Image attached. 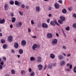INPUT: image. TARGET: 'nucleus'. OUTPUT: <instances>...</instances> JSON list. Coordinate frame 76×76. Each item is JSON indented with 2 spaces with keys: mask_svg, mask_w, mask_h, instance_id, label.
Masks as SVG:
<instances>
[{
  "mask_svg": "<svg viewBox=\"0 0 76 76\" xmlns=\"http://www.w3.org/2000/svg\"><path fill=\"white\" fill-rule=\"evenodd\" d=\"M50 24L51 25H52V26H56V24L58 26L60 25V24H59L57 21L56 20H54L53 21H51L50 22Z\"/></svg>",
  "mask_w": 76,
  "mask_h": 76,
  "instance_id": "f257e3e1",
  "label": "nucleus"
},
{
  "mask_svg": "<svg viewBox=\"0 0 76 76\" xmlns=\"http://www.w3.org/2000/svg\"><path fill=\"white\" fill-rule=\"evenodd\" d=\"M40 46L39 45H37L36 44H34L32 47V48L33 50H34L36 48H39Z\"/></svg>",
  "mask_w": 76,
  "mask_h": 76,
  "instance_id": "f03ea898",
  "label": "nucleus"
},
{
  "mask_svg": "<svg viewBox=\"0 0 76 76\" xmlns=\"http://www.w3.org/2000/svg\"><path fill=\"white\" fill-rule=\"evenodd\" d=\"M58 42V41L56 39H52V43L53 44H56Z\"/></svg>",
  "mask_w": 76,
  "mask_h": 76,
  "instance_id": "7ed1b4c3",
  "label": "nucleus"
},
{
  "mask_svg": "<svg viewBox=\"0 0 76 76\" xmlns=\"http://www.w3.org/2000/svg\"><path fill=\"white\" fill-rule=\"evenodd\" d=\"M47 37L48 38H51L53 37V34L50 33H48L47 34Z\"/></svg>",
  "mask_w": 76,
  "mask_h": 76,
  "instance_id": "20e7f679",
  "label": "nucleus"
},
{
  "mask_svg": "<svg viewBox=\"0 0 76 76\" xmlns=\"http://www.w3.org/2000/svg\"><path fill=\"white\" fill-rule=\"evenodd\" d=\"M58 57L59 60H63V58H64L63 57V56L62 55H58Z\"/></svg>",
  "mask_w": 76,
  "mask_h": 76,
  "instance_id": "39448f33",
  "label": "nucleus"
},
{
  "mask_svg": "<svg viewBox=\"0 0 76 76\" xmlns=\"http://www.w3.org/2000/svg\"><path fill=\"white\" fill-rule=\"evenodd\" d=\"M16 26L18 28H19L22 26V23L20 22H19L18 23L16 24Z\"/></svg>",
  "mask_w": 76,
  "mask_h": 76,
  "instance_id": "423d86ee",
  "label": "nucleus"
},
{
  "mask_svg": "<svg viewBox=\"0 0 76 76\" xmlns=\"http://www.w3.org/2000/svg\"><path fill=\"white\" fill-rule=\"evenodd\" d=\"M41 59L42 58L41 57L39 56L37 58V62L38 63H41Z\"/></svg>",
  "mask_w": 76,
  "mask_h": 76,
  "instance_id": "0eeeda50",
  "label": "nucleus"
},
{
  "mask_svg": "<svg viewBox=\"0 0 76 76\" xmlns=\"http://www.w3.org/2000/svg\"><path fill=\"white\" fill-rule=\"evenodd\" d=\"M12 38H13V37L12 36H10L8 37V41L12 42Z\"/></svg>",
  "mask_w": 76,
  "mask_h": 76,
  "instance_id": "6e6552de",
  "label": "nucleus"
},
{
  "mask_svg": "<svg viewBox=\"0 0 76 76\" xmlns=\"http://www.w3.org/2000/svg\"><path fill=\"white\" fill-rule=\"evenodd\" d=\"M14 46L15 48H18V47H19V44L17 42L15 43L14 44Z\"/></svg>",
  "mask_w": 76,
  "mask_h": 76,
  "instance_id": "1a4fd4ad",
  "label": "nucleus"
},
{
  "mask_svg": "<svg viewBox=\"0 0 76 76\" xmlns=\"http://www.w3.org/2000/svg\"><path fill=\"white\" fill-rule=\"evenodd\" d=\"M5 23V20L4 19H1V18H0V23L3 24Z\"/></svg>",
  "mask_w": 76,
  "mask_h": 76,
  "instance_id": "9d476101",
  "label": "nucleus"
},
{
  "mask_svg": "<svg viewBox=\"0 0 76 76\" xmlns=\"http://www.w3.org/2000/svg\"><path fill=\"white\" fill-rule=\"evenodd\" d=\"M61 66H64L65 65V61H61Z\"/></svg>",
  "mask_w": 76,
  "mask_h": 76,
  "instance_id": "9b49d317",
  "label": "nucleus"
},
{
  "mask_svg": "<svg viewBox=\"0 0 76 76\" xmlns=\"http://www.w3.org/2000/svg\"><path fill=\"white\" fill-rule=\"evenodd\" d=\"M54 6L56 9H58L59 8V4L57 3H55L54 4Z\"/></svg>",
  "mask_w": 76,
  "mask_h": 76,
  "instance_id": "f8f14e48",
  "label": "nucleus"
},
{
  "mask_svg": "<svg viewBox=\"0 0 76 76\" xmlns=\"http://www.w3.org/2000/svg\"><path fill=\"white\" fill-rule=\"evenodd\" d=\"M42 25L43 28H47L48 27V25L45 23H42Z\"/></svg>",
  "mask_w": 76,
  "mask_h": 76,
  "instance_id": "ddd939ff",
  "label": "nucleus"
},
{
  "mask_svg": "<svg viewBox=\"0 0 76 76\" xmlns=\"http://www.w3.org/2000/svg\"><path fill=\"white\" fill-rule=\"evenodd\" d=\"M50 57L52 59H54L55 58V55L53 53H51L50 55Z\"/></svg>",
  "mask_w": 76,
  "mask_h": 76,
  "instance_id": "4468645a",
  "label": "nucleus"
},
{
  "mask_svg": "<svg viewBox=\"0 0 76 76\" xmlns=\"http://www.w3.org/2000/svg\"><path fill=\"white\" fill-rule=\"evenodd\" d=\"M5 10H7L9 9V5L7 4H6L4 7Z\"/></svg>",
  "mask_w": 76,
  "mask_h": 76,
  "instance_id": "2eb2a0df",
  "label": "nucleus"
},
{
  "mask_svg": "<svg viewBox=\"0 0 76 76\" xmlns=\"http://www.w3.org/2000/svg\"><path fill=\"white\" fill-rule=\"evenodd\" d=\"M37 66L39 68V70H42V67H43L42 65L41 64Z\"/></svg>",
  "mask_w": 76,
  "mask_h": 76,
  "instance_id": "dca6fc26",
  "label": "nucleus"
},
{
  "mask_svg": "<svg viewBox=\"0 0 76 76\" xmlns=\"http://www.w3.org/2000/svg\"><path fill=\"white\" fill-rule=\"evenodd\" d=\"M12 22V23H15L16 21V18L15 17H12L11 18Z\"/></svg>",
  "mask_w": 76,
  "mask_h": 76,
  "instance_id": "f3484780",
  "label": "nucleus"
},
{
  "mask_svg": "<svg viewBox=\"0 0 76 76\" xmlns=\"http://www.w3.org/2000/svg\"><path fill=\"white\" fill-rule=\"evenodd\" d=\"M26 41L24 40H23L21 42V45H25L26 44Z\"/></svg>",
  "mask_w": 76,
  "mask_h": 76,
  "instance_id": "a211bd4d",
  "label": "nucleus"
},
{
  "mask_svg": "<svg viewBox=\"0 0 76 76\" xmlns=\"http://www.w3.org/2000/svg\"><path fill=\"white\" fill-rule=\"evenodd\" d=\"M60 19L62 21H64L65 20V18L63 16H60Z\"/></svg>",
  "mask_w": 76,
  "mask_h": 76,
  "instance_id": "6ab92c4d",
  "label": "nucleus"
},
{
  "mask_svg": "<svg viewBox=\"0 0 76 76\" xmlns=\"http://www.w3.org/2000/svg\"><path fill=\"white\" fill-rule=\"evenodd\" d=\"M36 11L37 12H39V7L37 6L36 7Z\"/></svg>",
  "mask_w": 76,
  "mask_h": 76,
  "instance_id": "aec40b11",
  "label": "nucleus"
},
{
  "mask_svg": "<svg viewBox=\"0 0 76 76\" xmlns=\"http://www.w3.org/2000/svg\"><path fill=\"white\" fill-rule=\"evenodd\" d=\"M30 59L31 61H35V58L34 57H30Z\"/></svg>",
  "mask_w": 76,
  "mask_h": 76,
  "instance_id": "412c9836",
  "label": "nucleus"
},
{
  "mask_svg": "<svg viewBox=\"0 0 76 76\" xmlns=\"http://www.w3.org/2000/svg\"><path fill=\"white\" fill-rule=\"evenodd\" d=\"M18 51L20 54H23V50L22 49H20Z\"/></svg>",
  "mask_w": 76,
  "mask_h": 76,
  "instance_id": "4be33fe9",
  "label": "nucleus"
},
{
  "mask_svg": "<svg viewBox=\"0 0 76 76\" xmlns=\"http://www.w3.org/2000/svg\"><path fill=\"white\" fill-rule=\"evenodd\" d=\"M62 12L63 13H66V12H67V10L66 9L64 8V9L62 10Z\"/></svg>",
  "mask_w": 76,
  "mask_h": 76,
  "instance_id": "5701e85b",
  "label": "nucleus"
},
{
  "mask_svg": "<svg viewBox=\"0 0 76 76\" xmlns=\"http://www.w3.org/2000/svg\"><path fill=\"white\" fill-rule=\"evenodd\" d=\"M15 4L16 6H18V5H19V3L18 1H15Z\"/></svg>",
  "mask_w": 76,
  "mask_h": 76,
  "instance_id": "b1692460",
  "label": "nucleus"
},
{
  "mask_svg": "<svg viewBox=\"0 0 76 76\" xmlns=\"http://www.w3.org/2000/svg\"><path fill=\"white\" fill-rule=\"evenodd\" d=\"M35 73L34 72H31L30 73V76H34Z\"/></svg>",
  "mask_w": 76,
  "mask_h": 76,
  "instance_id": "393cba45",
  "label": "nucleus"
},
{
  "mask_svg": "<svg viewBox=\"0 0 76 76\" xmlns=\"http://www.w3.org/2000/svg\"><path fill=\"white\" fill-rule=\"evenodd\" d=\"M10 4L11 5H13V4H14V1H10Z\"/></svg>",
  "mask_w": 76,
  "mask_h": 76,
  "instance_id": "a878e982",
  "label": "nucleus"
},
{
  "mask_svg": "<svg viewBox=\"0 0 76 76\" xmlns=\"http://www.w3.org/2000/svg\"><path fill=\"white\" fill-rule=\"evenodd\" d=\"M65 30L66 31H69V30H70V27L69 26H67L65 28Z\"/></svg>",
  "mask_w": 76,
  "mask_h": 76,
  "instance_id": "bb28decb",
  "label": "nucleus"
},
{
  "mask_svg": "<svg viewBox=\"0 0 76 76\" xmlns=\"http://www.w3.org/2000/svg\"><path fill=\"white\" fill-rule=\"evenodd\" d=\"M11 72L12 75H15V70H14V69H12L11 70Z\"/></svg>",
  "mask_w": 76,
  "mask_h": 76,
  "instance_id": "cd10ccee",
  "label": "nucleus"
},
{
  "mask_svg": "<svg viewBox=\"0 0 76 76\" xmlns=\"http://www.w3.org/2000/svg\"><path fill=\"white\" fill-rule=\"evenodd\" d=\"M58 22L60 24H63V21H61L60 20H58Z\"/></svg>",
  "mask_w": 76,
  "mask_h": 76,
  "instance_id": "c85d7f7f",
  "label": "nucleus"
},
{
  "mask_svg": "<svg viewBox=\"0 0 76 76\" xmlns=\"http://www.w3.org/2000/svg\"><path fill=\"white\" fill-rule=\"evenodd\" d=\"M1 42L2 44H4V43L5 42V40L2 39L1 40Z\"/></svg>",
  "mask_w": 76,
  "mask_h": 76,
  "instance_id": "c756f323",
  "label": "nucleus"
},
{
  "mask_svg": "<svg viewBox=\"0 0 76 76\" xmlns=\"http://www.w3.org/2000/svg\"><path fill=\"white\" fill-rule=\"evenodd\" d=\"M53 67V65H48V68L49 69H51V68Z\"/></svg>",
  "mask_w": 76,
  "mask_h": 76,
  "instance_id": "7c9ffc66",
  "label": "nucleus"
},
{
  "mask_svg": "<svg viewBox=\"0 0 76 76\" xmlns=\"http://www.w3.org/2000/svg\"><path fill=\"white\" fill-rule=\"evenodd\" d=\"M61 30L63 32V34H64V36H65V37H66V34H65V33H64V31L63 29H61Z\"/></svg>",
  "mask_w": 76,
  "mask_h": 76,
  "instance_id": "2f4dec72",
  "label": "nucleus"
},
{
  "mask_svg": "<svg viewBox=\"0 0 76 76\" xmlns=\"http://www.w3.org/2000/svg\"><path fill=\"white\" fill-rule=\"evenodd\" d=\"M61 30L63 32V34H64V36H65V37H66V34H65V33H64V31L63 29H61Z\"/></svg>",
  "mask_w": 76,
  "mask_h": 76,
  "instance_id": "473e14b6",
  "label": "nucleus"
},
{
  "mask_svg": "<svg viewBox=\"0 0 76 76\" xmlns=\"http://www.w3.org/2000/svg\"><path fill=\"white\" fill-rule=\"evenodd\" d=\"M19 13L20 16H23V13L21 11H19Z\"/></svg>",
  "mask_w": 76,
  "mask_h": 76,
  "instance_id": "72a5a7b5",
  "label": "nucleus"
},
{
  "mask_svg": "<svg viewBox=\"0 0 76 76\" xmlns=\"http://www.w3.org/2000/svg\"><path fill=\"white\" fill-rule=\"evenodd\" d=\"M21 73L22 75H23V74H25V72L24 70H22L21 71Z\"/></svg>",
  "mask_w": 76,
  "mask_h": 76,
  "instance_id": "f704fd0d",
  "label": "nucleus"
},
{
  "mask_svg": "<svg viewBox=\"0 0 76 76\" xmlns=\"http://www.w3.org/2000/svg\"><path fill=\"white\" fill-rule=\"evenodd\" d=\"M73 26L74 28H76V23L74 24L73 25Z\"/></svg>",
  "mask_w": 76,
  "mask_h": 76,
  "instance_id": "c9c22d12",
  "label": "nucleus"
},
{
  "mask_svg": "<svg viewBox=\"0 0 76 76\" xmlns=\"http://www.w3.org/2000/svg\"><path fill=\"white\" fill-rule=\"evenodd\" d=\"M3 48L5 49L6 48H7V45H3Z\"/></svg>",
  "mask_w": 76,
  "mask_h": 76,
  "instance_id": "e433bc0d",
  "label": "nucleus"
},
{
  "mask_svg": "<svg viewBox=\"0 0 76 76\" xmlns=\"http://www.w3.org/2000/svg\"><path fill=\"white\" fill-rule=\"evenodd\" d=\"M65 71H67V72H69V71H70V69H69V68H67L66 69H65Z\"/></svg>",
  "mask_w": 76,
  "mask_h": 76,
  "instance_id": "4c0bfd02",
  "label": "nucleus"
},
{
  "mask_svg": "<svg viewBox=\"0 0 76 76\" xmlns=\"http://www.w3.org/2000/svg\"><path fill=\"white\" fill-rule=\"evenodd\" d=\"M21 7L22 8H25V5L23 4H22L21 6Z\"/></svg>",
  "mask_w": 76,
  "mask_h": 76,
  "instance_id": "58836bf2",
  "label": "nucleus"
},
{
  "mask_svg": "<svg viewBox=\"0 0 76 76\" xmlns=\"http://www.w3.org/2000/svg\"><path fill=\"white\" fill-rule=\"evenodd\" d=\"M31 23L32 25H33V24H34V23H35L34 22V20H31Z\"/></svg>",
  "mask_w": 76,
  "mask_h": 76,
  "instance_id": "ea45409f",
  "label": "nucleus"
},
{
  "mask_svg": "<svg viewBox=\"0 0 76 76\" xmlns=\"http://www.w3.org/2000/svg\"><path fill=\"white\" fill-rule=\"evenodd\" d=\"M53 65L54 67L56 66H57V63H54L53 64Z\"/></svg>",
  "mask_w": 76,
  "mask_h": 76,
  "instance_id": "a19ab883",
  "label": "nucleus"
},
{
  "mask_svg": "<svg viewBox=\"0 0 76 76\" xmlns=\"http://www.w3.org/2000/svg\"><path fill=\"white\" fill-rule=\"evenodd\" d=\"M11 53L14 54V53H15V50H13V49H12L11 50Z\"/></svg>",
  "mask_w": 76,
  "mask_h": 76,
  "instance_id": "79ce46f5",
  "label": "nucleus"
},
{
  "mask_svg": "<svg viewBox=\"0 0 76 76\" xmlns=\"http://www.w3.org/2000/svg\"><path fill=\"white\" fill-rule=\"evenodd\" d=\"M28 32H29V33H30V32H31V30L30 28H28Z\"/></svg>",
  "mask_w": 76,
  "mask_h": 76,
  "instance_id": "37998d69",
  "label": "nucleus"
},
{
  "mask_svg": "<svg viewBox=\"0 0 76 76\" xmlns=\"http://www.w3.org/2000/svg\"><path fill=\"white\" fill-rule=\"evenodd\" d=\"M3 69V66L1 65H0V70Z\"/></svg>",
  "mask_w": 76,
  "mask_h": 76,
  "instance_id": "c03bdc74",
  "label": "nucleus"
},
{
  "mask_svg": "<svg viewBox=\"0 0 76 76\" xmlns=\"http://www.w3.org/2000/svg\"><path fill=\"white\" fill-rule=\"evenodd\" d=\"M74 72L75 73H76V67H75L74 68Z\"/></svg>",
  "mask_w": 76,
  "mask_h": 76,
  "instance_id": "a18cd8bd",
  "label": "nucleus"
},
{
  "mask_svg": "<svg viewBox=\"0 0 76 76\" xmlns=\"http://www.w3.org/2000/svg\"><path fill=\"white\" fill-rule=\"evenodd\" d=\"M63 48L64 50H66L67 49V48L66 47V46H65L64 45L63 46Z\"/></svg>",
  "mask_w": 76,
  "mask_h": 76,
  "instance_id": "49530a36",
  "label": "nucleus"
},
{
  "mask_svg": "<svg viewBox=\"0 0 76 76\" xmlns=\"http://www.w3.org/2000/svg\"><path fill=\"white\" fill-rule=\"evenodd\" d=\"M10 15L11 17H13L14 16V14H13V13H12L11 14H10Z\"/></svg>",
  "mask_w": 76,
  "mask_h": 76,
  "instance_id": "de8ad7c7",
  "label": "nucleus"
},
{
  "mask_svg": "<svg viewBox=\"0 0 76 76\" xmlns=\"http://www.w3.org/2000/svg\"><path fill=\"white\" fill-rule=\"evenodd\" d=\"M50 19H48L47 20V22L48 23H50Z\"/></svg>",
  "mask_w": 76,
  "mask_h": 76,
  "instance_id": "09e8293b",
  "label": "nucleus"
},
{
  "mask_svg": "<svg viewBox=\"0 0 76 76\" xmlns=\"http://www.w3.org/2000/svg\"><path fill=\"white\" fill-rule=\"evenodd\" d=\"M68 10L70 11H72V8L71 7H70V8H68Z\"/></svg>",
  "mask_w": 76,
  "mask_h": 76,
  "instance_id": "8fccbe9b",
  "label": "nucleus"
},
{
  "mask_svg": "<svg viewBox=\"0 0 76 76\" xmlns=\"http://www.w3.org/2000/svg\"><path fill=\"white\" fill-rule=\"evenodd\" d=\"M47 65L45 64V68H44V70H45L46 69H47Z\"/></svg>",
  "mask_w": 76,
  "mask_h": 76,
  "instance_id": "3c124183",
  "label": "nucleus"
},
{
  "mask_svg": "<svg viewBox=\"0 0 76 76\" xmlns=\"http://www.w3.org/2000/svg\"><path fill=\"white\" fill-rule=\"evenodd\" d=\"M58 2L59 3H61V4H62V0H59L58 1Z\"/></svg>",
  "mask_w": 76,
  "mask_h": 76,
  "instance_id": "603ef678",
  "label": "nucleus"
},
{
  "mask_svg": "<svg viewBox=\"0 0 76 76\" xmlns=\"http://www.w3.org/2000/svg\"><path fill=\"white\" fill-rule=\"evenodd\" d=\"M3 60H4L5 61H6V57H3Z\"/></svg>",
  "mask_w": 76,
  "mask_h": 76,
  "instance_id": "864d4df0",
  "label": "nucleus"
},
{
  "mask_svg": "<svg viewBox=\"0 0 76 76\" xmlns=\"http://www.w3.org/2000/svg\"><path fill=\"white\" fill-rule=\"evenodd\" d=\"M72 65L71 64L69 66V69H72Z\"/></svg>",
  "mask_w": 76,
  "mask_h": 76,
  "instance_id": "5fc2aeb1",
  "label": "nucleus"
},
{
  "mask_svg": "<svg viewBox=\"0 0 76 76\" xmlns=\"http://www.w3.org/2000/svg\"><path fill=\"white\" fill-rule=\"evenodd\" d=\"M73 17L74 18H76V14H73Z\"/></svg>",
  "mask_w": 76,
  "mask_h": 76,
  "instance_id": "6e6d98bb",
  "label": "nucleus"
},
{
  "mask_svg": "<svg viewBox=\"0 0 76 76\" xmlns=\"http://www.w3.org/2000/svg\"><path fill=\"white\" fill-rule=\"evenodd\" d=\"M48 10H51V7H49Z\"/></svg>",
  "mask_w": 76,
  "mask_h": 76,
  "instance_id": "4d7b16f0",
  "label": "nucleus"
},
{
  "mask_svg": "<svg viewBox=\"0 0 76 76\" xmlns=\"http://www.w3.org/2000/svg\"><path fill=\"white\" fill-rule=\"evenodd\" d=\"M1 65L2 66H3V62L1 61L0 62V63Z\"/></svg>",
  "mask_w": 76,
  "mask_h": 76,
  "instance_id": "13d9d810",
  "label": "nucleus"
},
{
  "mask_svg": "<svg viewBox=\"0 0 76 76\" xmlns=\"http://www.w3.org/2000/svg\"><path fill=\"white\" fill-rule=\"evenodd\" d=\"M56 35L57 37H59V34H58L57 33L56 34Z\"/></svg>",
  "mask_w": 76,
  "mask_h": 76,
  "instance_id": "bf43d9fd",
  "label": "nucleus"
},
{
  "mask_svg": "<svg viewBox=\"0 0 76 76\" xmlns=\"http://www.w3.org/2000/svg\"><path fill=\"white\" fill-rule=\"evenodd\" d=\"M26 9H29V6L27 5L26 7Z\"/></svg>",
  "mask_w": 76,
  "mask_h": 76,
  "instance_id": "052dcab7",
  "label": "nucleus"
},
{
  "mask_svg": "<svg viewBox=\"0 0 76 76\" xmlns=\"http://www.w3.org/2000/svg\"><path fill=\"white\" fill-rule=\"evenodd\" d=\"M32 38H37V36H32Z\"/></svg>",
  "mask_w": 76,
  "mask_h": 76,
  "instance_id": "680f3d73",
  "label": "nucleus"
},
{
  "mask_svg": "<svg viewBox=\"0 0 76 76\" xmlns=\"http://www.w3.org/2000/svg\"><path fill=\"white\" fill-rule=\"evenodd\" d=\"M71 56V54H69L67 55V57H70Z\"/></svg>",
  "mask_w": 76,
  "mask_h": 76,
  "instance_id": "e2e57ef3",
  "label": "nucleus"
},
{
  "mask_svg": "<svg viewBox=\"0 0 76 76\" xmlns=\"http://www.w3.org/2000/svg\"><path fill=\"white\" fill-rule=\"evenodd\" d=\"M10 28H13V25H12V24L10 25Z\"/></svg>",
  "mask_w": 76,
  "mask_h": 76,
  "instance_id": "0e129e2a",
  "label": "nucleus"
},
{
  "mask_svg": "<svg viewBox=\"0 0 76 76\" xmlns=\"http://www.w3.org/2000/svg\"><path fill=\"white\" fill-rule=\"evenodd\" d=\"M29 72H31V71H32V69L31 68H29Z\"/></svg>",
  "mask_w": 76,
  "mask_h": 76,
  "instance_id": "69168bd1",
  "label": "nucleus"
},
{
  "mask_svg": "<svg viewBox=\"0 0 76 76\" xmlns=\"http://www.w3.org/2000/svg\"><path fill=\"white\" fill-rule=\"evenodd\" d=\"M62 54L63 55V56H65V57L66 56V54L64 53H63Z\"/></svg>",
  "mask_w": 76,
  "mask_h": 76,
  "instance_id": "338daca9",
  "label": "nucleus"
},
{
  "mask_svg": "<svg viewBox=\"0 0 76 76\" xmlns=\"http://www.w3.org/2000/svg\"><path fill=\"white\" fill-rule=\"evenodd\" d=\"M51 16H52V15H51V14H50L48 15L49 17H51Z\"/></svg>",
  "mask_w": 76,
  "mask_h": 76,
  "instance_id": "774afa93",
  "label": "nucleus"
}]
</instances>
